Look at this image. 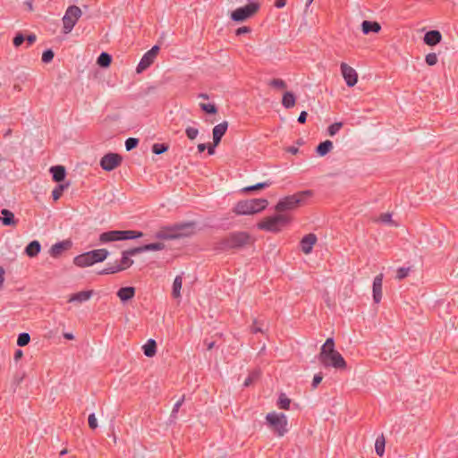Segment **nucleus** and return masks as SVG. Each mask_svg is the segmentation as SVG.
Returning a JSON list of instances; mask_svg holds the SVG:
<instances>
[{"instance_id": "nucleus-38", "label": "nucleus", "mask_w": 458, "mask_h": 458, "mask_svg": "<svg viewBox=\"0 0 458 458\" xmlns=\"http://www.w3.org/2000/svg\"><path fill=\"white\" fill-rule=\"evenodd\" d=\"M30 341V336L28 333H21L18 335L17 344L21 347L27 345Z\"/></svg>"}, {"instance_id": "nucleus-2", "label": "nucleus", "mask_w": 458, "mask_h": 458, "mask_svg": "<svg viewBox=\"0 0 458 458\" xmlns=\"http://www.w3.org/2000/svg\"><path fill=\"white\" fill-rule=\"evenodd\" d=\"M194 227V223L178 224L174 226L164 227L156 233V237L161 240L188 237L193 233Z\"/></svg>"}, {"instance_id": "nucleus-20", "label": "nucleus", "mask_w": 458, "mask_h": 458, "mask_svg": "<svg viewBox=\"0 0 458 458\" xmlns=\"http://www.w3.org/2000/svg\"><path fill=\"white\" fill-rule=\"evenodd\" d=\"M135 295V288L131 286L122 287L117 292V296L121 301L125 302L132 299Z\"/></svg>"}, {"instance_id": "nucleus-64", "label": "nucleus", "mask_w": 458, "mask_h": 458, "mask_svg": "<svg viewBox=\"0 0 458 458\" xmlns=\"http://www.w3.org/2000/svg\"><path fill=\"white\" fill-rule=\"evenodd\" d=\"M287 151L294 155V154H296L298 152V148H296V147H289Z\"/></svg>"}, {"instance_id": "nucleus-30", "label": "nucleus", "mask_w": 458, "mask_h": 458, "mask_svg": "<svg viewBox=\"0 0 458 458\" xmlns=\"http://www.w3.org/2000/svg\"><path fill=\"white\" fill-rule=\"evenodd\" d=\"M295 103H296V98L295 96L293 95V92H290V91H286L284 92V94L283 95V98H282V105L284 108H292L295 106Z\"/></svg>"}, {"instance_id": "nucleus-35", "label": "nucleus", "mask_w": 458, "mask_h": 458, "mask_svg": "<svg viewBox=\"0 0 458 458\" xmlns=\"http://www.w3.org/2000/svg\"><path fill=\"white\" fill-rule=\"evenodd\" d=\"M112 58L111 55L106 52H103L99 55L98 58V64L101 67H107L111 64Z\"/></svg>"}, {"instance_id": "nucleus-44", "label": "nucleus", "mask_w": 458, "mask_h": 458, "mask_svg": "<svg viewBox=\"0 0 458 458\" xmlns=\"http://www.w3.org/2000/svg\"><path fill=\"white\" fill-rule=\"evenodd\" d=\"M199 106L204 112L208 114H216L217 112V109L214 104L201 103Z\"/></svg>"}, {"instance_id": "nucleus-23", "label": "nucleus", "mask_w": 458, "mask_h": 458, "mask_svg": "<svg viewBox=\"0 0 458 458\" xmlns=\"http://www.w3.org/2000/svg\"><path fill=\"white\" fill-rule=\"evenodd\" d=\"M165 248V245L161 242H154L149 244H145L140 247L134 248V250L132 253H141L144 251H156V250H161Z\"/></svg>"}, {"instance_id": "nucleus-54", "label": "nucleus", "mask_w": 458, "mask_h": 458, "mask_svg": "<svg viewBox=\"0 0 458 458\" xmlns=\"http://www.w3.org/2000/svg\"><path fill=\"white\" fill-rule=\"evenodd\" d=\"M322 379H323V376L321 373H318V374L314 375L313 380H312V387L316 388L320 384Z\"/></svg>"}, {"instance_id": "nucleus-21", "label": "nucleus", "mask_w": 458, "mask_h": 458, "mask_svg": "<svg viewBox=\"0 0 458 458\" xmlns=\"http://www.w3.org/2000/svg\"><path fill=\"white\" fill-rule=\"evenodd\" d=\"M442 36L438 30H430L424 36V42L428 46H435L441 41Z\"/></svg>"}, {"instance_id": "nucleus-16", "label": "nucleus", "mask_w": 458, "mask_h": 458, "mask_svg": "<svg viewBox=\"0 0 458 458\" xmlns=\"http://www.w3.org/2000/svg\"><path fill=\"white\" fill-rule=\"evenodd\" d=\"M228 128L227 122L218 123L213 128V142L215 146H217L221 141L222 137L225 135Z\"/></svg>"}, {"instance_id": "nucleus-59", "label": "nucleus", "mask_w": 458, "mask_h": 458, "mask_svg": "<svg viewBox=\"0 0 458 458\" xmlns=\"http://www.w3.org/2000/svg\"><path fill=\"white\" fill-rule=\"evenodd\" d=\"M36 39H37V38H36V35H34V34H30L26 38V40L29 45L33 44L36 41Z\"/></svg>"}, {"instance_id": "nucleus-36", "label": "nucleus", "mask_w": 458, "mask_h": 458, "mask_svg": "<svg viewBox=\"0 0 458 458\" xmlns=\"http://www.w3.org/2000/svg\"><path fill=\"white\" fill-rule=\"evenodd\" d=\"M69 187V183L59 184L52 191L54 200H57L62 196L63 191Z\"/></svg>"}, {"instance_id": "nucleus-33", "label": "nucleus", "mask_w": 458, "mask_h": 458, "mask_svg": "<svg viewBox=\"0 0 458 458\" xmlns=\"http://www.w3.org/2000/svg\"><path fill=\"white\" fill-rule=\"evenodd\" d=\"M2 217L0 218L3 225H14L16 224L14 215L8 209H3L1 211Z\"/></svg>"}, {"instance_id": "nucleus-5", "label": "nucleus", "mask_w": 458, "mask_h": 458, "mask_svg": "<svg viewBox=\"0 0 458 458\" xmlns=\"http://www.w3.org/2000/svg\"><path fill=\"white\" fill-rule=\"evenodd\" d=\"M310 191H301L293 195L281 199L276 206V210L282 213L286 210H293L301 203L306 196H310Z\"/></svg>"}, {"instance_id": "nucleus-49", "label": "nucleus", "mask_w": 458, "mask_h": 458, "mask_svg": "<svg viewBox=\"0 0 458 458\" xmlns=\"http://www.w3.org/2000/svg\"><path fill=\"white\" fill-rule=\"evenodd\" d=\"M425 60L428 65L432 66L437 63V56L435 53H429L426 55Z\"/></svg>"}, {"instance_id": "nucleus-11", "label": "nucleus", "mask_w": 458, "mask_h": 458, "mask_svg": "<svg viewBox=\"0 0 458 458\" xmlns=\"http://www.w3.org/2000/svg\"><path fill=\"white\" fill-rule=\"evenodd\" d=\"M158 50L159 47L157 46H154L150 50L144 54L136 68V72L138 73L142 72L153 64L154 60L157 57Z\"/></svg>"}, {"instance_id": "nucleus-52", "label": "nucleus", "mask_w": 458, "mask_h": 458, "mask_svg": "<svg viewBox=\"0 0 458 458\" xmlns=\"http://www.w3.org/2000/svg\"><path fill=\"white\" fill-rule=\"evenodd\" d=\"M379 220L385 224H394L392 221V215L390 213L382 214L379 216Z\"/></svg>"}, {"instance_id": "nucleus-61", "label": "nucleus", "mask_w": 458, "mask_h": 458, "mask_svg": "<svg viewBox=\"0 0 458 458\" xmlns=\"http://www.w3.org/2000/svg\"><path fill=\"white\" fill-rule=\"evenodd\" d=\"M215 147L216 146L214 144L213 146L209 145L208 147H207L209 155H213L215 153Z\"/></svg>"}, {"instance_id": "nucleus-39", "label": "nucleus", "mask_w": 458, "mask_h": 458, "mask_svg": "<svg viewBox=\"0 0 458 458\" xmlns=\"http://www.w3.org/2000/svg\"><path fill=\"white\" fill-rule=\"evenodd\" d=\"M271 87L278 89H284L287 85L285 81L282 79H273L268 83Z\"/></svg>"}, {"instance_id": "nucleus-22", "label": "nucleus", "mask_w": 458, "mask_h": 458, "mask_svg": "<svg viewBox=\"0 0 458 458\" xmlns=\"http://www.w3.org/2000/svg\"><path fill=\"white\" fill-rule=\"evenodd\" d=\"M363 34L367 35L370 32L377 33L381 30V26L377 21H363L361 23Z\"/></svg>"}, {"instance_id": "nucleus-45", "label": "nucleus", "mask_w": 458, "mask_h": 458, "mask_svg": "<svg viewBox=\"0 0 458 458\" xmlns=\"http://www.w3.org/2000/svg\"><path fill=\"white\" fill-rule=\"evenodd\" d=\"M185 133H186L187 137L192 140H195L197 138V136L199 135V130L194 127H187L185 129Z\"/></svg>"}, {"instance_id": "nucleus-14", "label": "nucleus", "mask_w": 458, "mask_h": 458, "mask_svg": "<svg viewBox=\"0 0 458 458\" xmlns=\"http://www.w3.org/2000/svg\"><path fill=\"white\" fill-rule=\"evenodd\" d=\"M317 242V236L314 233L305 235L301 241V250L305 254H310L312 251L313 246Z\"/></svg>"}, {"instance_id": "nucleus-3", "label": "nucleus", "mask_w": 458, "mask_h": 458, "mask_svg": "<svg viewBox=\"0 0 458 458\" xmlns=\"http://www.w3.org/2000/svg\"><path fill=\"white\" fill-rule=\"evenodd\" d=\"M268 202L266 199H252L239 201L233 211L237 215H252L264 210Z\"/></svg>"}, {"instance_id": "nucleus-8", "label": "nucleus", "mask_w": 458, "mask_h": 458, "mask_svg": "<svg viewBox=\"0 0 458 458\" xmlns=\"http://www.w3.org/2000/svg\"><path fill=\"white\" fill-rule=\"evenodd\" d=\"M259 7V0H250L246 5L232 12L231 18L234 21H243L256 13Z\"/></svg>"}, {"instance_id": "nucleus-12", "label": "nucleus", "mask_w": 458, "mask_h": 458, "mask_svg": "<svg viewBox=\"0 0 458 458\" xmlns=\"http://www.w3.org/2000/svg\"><path fill=\"white\" fill-rule=\"evenodd\" d=\"M341 72L348 87H353L358 81L356 71L345 63L341 64Z\"/></svg>"}, {"instance_id": "nucleus-48", "label": "nucleus", "mask_w": 458, "mask_h": 458, "mask_svg": "<svg viewBox=\"0 0 458 458\" xmlns=\"http://www.w3.org/2000/svg\"><path fill=\"white\" fill-rule=\"evenodd\" d=\"M54 58V52L51 49H47L42 54V62L43 63H50Z\"/></svg>"}, {"instance_id": "nucleus-13", "label": "nucleus", "mask_w": 458, "mask_h": 458, "mask_svg": "<svg viewBox=\"0 0 458 458\" xmlns=\"http://www.w3.org/2000/svg\"><path fill=\"white\" fill-rule=\"evenodd\" d=\"M382 284L383 274H379L374 278L372 285L373 300L376 303H379L382 299Z\"/></svg>"}, {"instance_id": "nucleus-37", "label": "nucleus", "mask_w": 458, "mask_h": 458, "mask_svg": "<svg viewBox=\"0 0 458 458\" xmlns=\"http://www.w3.org/2000/svg\"><path fill=\"white\" fill-rule=\"evenodd\" d=\"M291 400L284 394H281L278 399V406L280 409L288 410L290 407Z\"/></svg>"}, {"instance_id": "nucleus-50", "label": "nucleus", "mask_w": 458, "mask_h": 458, "mask_svg": "<svg viewBox=\"0 0 458 458\" xmlns=\"http://www.w3.org/2000/svg\"><path fill=\"white\" fill-rule=\"evenodd\" d=\"M88 422H89V427L91 429H96L98 428V421H97L95 413H91L89 415Z\"/></svg>"}, {"instance_id": "nucleus-17", "label": "nucleus", "mask_w": 458, "mask_h": 458, "mask_svg": "<svg viewBox=\"0 0 458 458\" xmlns=\"http://www.w3.org/2000/svg\"><path fill=\"white\" fill-rule=\"evenodd\" d=\"M134 248L123 251L122 259L118 265L120 266L122 270H125L130 267L133 264V260L131 257L137 255L138 253H132Z\"/></svg>"}, {"instance_id": "nucleus-32", "label": "nucleus", "mask_w": 458, "mask_h": 458, "mask_svg": "<svg viewBox=\"0 0 458 458\" xmlns=\"http://www.w3.org/2000/svg\"><path fill=\"white\" fill-rule=\"evenodd\" d=\"M333 149V142L331 140H325L321 142L316 148L318 156L324 157Z\"/></svg>"}, {"instance_id": "nucleus-31", "label": "nucleus", "mask_w": 458, "mask_h": 458, "mask_svg": "<svg viewBox=\"0 0 458 458\" xmlns=\"http://www.w3.org/2000/svg\"><path fill=\"white\" fill-rule=\"evenodd\" d=\"M89 253L91 254L94 263L104 261L109 254V252L106 249H98L90 250Z\"/></svg>"}, {"instance_id": "nucleus-56", "label": "nucleus", "mask_w": 458, "mask_h": 458, "mask_svg": "<svg viewBox=\"0 0 458 458\" xmlns=\"http://www.w3.org/2000/svg\"><path fill=\"white\" fill-rule=\"evenodd\" d=\"M251 332L254 333V334L259 333V332H262V328L259 326V323L258 320H254L253 321V325L251 327Z\"/></svg>"}, {"instance_id": "nucleus-19", "label": "nucleus", "mask_w": 458, "mask_h": 458, "mask_svg": "<svg viewBox=\"0 0 458 458\" xmlns=\"http://www.w3.org/2000/svg\"><path fill=\"white\" fill-rule=\"evenodd\" d=\"M92 295H93L92 290L81 291V292L76 293L74 294H72L69 297L68 301L82 303V302L88 301L91 298Z\"/></svg>"}, {"instance_id": "nucleus-47", "label": "nucleus", "mask_w": 458, "mask_h": 458, "mask_svg": "<svg viewBox=\"0 0 458 458\" xmlns=\"http://www.w3.org/2000/svg\"><path fill=\"white\" fill-rule=\"evenodd\" d=\"M411 268L410 267H400L398 268L396 272V278L398 280H403V278L407 277L410 273Z\"/></svg>"}, {"instance_id": "nucleus-27", "label": "nucleus", "mask_w": 458, "mask_h": 458, "mask_svg": "<svg viewBox=\"0 0 458 458\" xmlns=\"http://www.w3.org/2000/svg\"><path fill=\"white\" fill-rule=\"evenodd\" d=\"M40 250H41V245H40L39 242L32 241L25 248V253L29 257L34 258L40 252Z\"/></svg>"}, {"instance_id": "nucleus-62", "label": "nucleus", "mask_w": 458, "mask_h": 458, "mask_svg": "<svg viewBox=\"0 0 458 458\" xmlns=\"http://www.w3.org/2000/svg\"><path fill=\"white\" fill-rule=\"evenodd\" d=\"M207 148V145L204 143H200L198 145V150L201 153Z\"/></svg>"}, {"instance_id": "nucleus-10", "label": "nucleus", "mask_w": 458, "mask_h": 458, "mask_svg": "<svg viewBox=\"0 0 458 458\" xmlns=\"http://www.w3.org/2000/svg\"><path fill=\"white\" fill-rule=\"evenodd\" d=\"M250 241L249 233L245 232H238L232 233L225 241L228 248H240L248 244Z\"/></svg>"}, {"instance_id": "nucleus-34", "label": "nucleus", "mask_w": 458, "mask_h": 458, "mask_svg": "<svg viewBox=\"0 0 458 458\" xmlns=\"http://www.w3.org/2000/svg\"><path fill=\"white\" fill-rule=\"evenodd\" d=\"M386 440L383 435L377 437L375 442V451L377 455L382 456L385 453Z\"/></svg>"}, {"instance_id": "nucleus-4", "label": "nucleus", "mask_w": 458, "mask_h": 458, "mask_svg": "<svg viewBox=\"0 0 458 458\" xmlns=\"http://www.w3.org/2000/svg\"><path fill=\"white\" fill-rule=\"evenodd\" d=\"M290 216L285 214H277L265 217L257 226L260 230L277 233L290 223Z\"/></svg>"}, {"instance_id": "nucleus-6", "label": "nucleus", "mask_w": 458, "mask_h": 458, "mask_svg": "<svg viewBox=\"0 0 458 458\" xmlns=\"http://www.w3.org/2000/svg\"><path fill=\"white\" fill-rule=\"evenodd\" d=\"M82 12L77 5H70L62 19L63 32L64 34L70 33L76 25L79 19L81 17Z\"/></svg>"}, {"instance_id": "nucleus-46", "label": "nucleus", "mask_w": 458, "mask_h": 458, "mask_svg": "<svg viewBox=\"0 0 458 458\" xmlns=\"http://www.w3.org/2000/svg\"><path fill=\"white\" fill-rule=\"evenodd\" d=\"M139 143L138 139L135 138H128L125 141V148L127 151H130L137 147Z\"/></svg>"}, {"instance_id": "nucleus-51", "label": "nucleus", "mask_w": 458, "mask_h": 458, "mask_svg": "<svg viewBox=\"0 0 458 458\" xmlns=\"http://www.w3.org/2000/svg\"><path fill=\"white\" fill-rule=\"evenodd\" d=\"M259 377V372H252L244 381L243 386H249Z\"/></svg>"}, {"instance_id": "nucleus-24", "label": "nucleus", "mask_w": 458, "mask_h": 458, "mask_svg": "<svg viewBox=\"0 0 458 458\" xmlns=\"http://www.w3.org/2000/svg\"><path fill=\"white\" fill-rule=\"evenodd\" d=\"M182 287V276L179 275L174 278L173 285H172V296L174 299H175V300L181 299Z\"/></svg>"}, {"instance_id": "nucleus-57", "label": "nucleus", "mask_w": 458, "mask_h": 458, "mask_svg": "<svg viewBox=\"0 0 458 458\" xmlns=\"http://www.w3.org/2000/svg\"><path fill=\"white\" fill-rule=\"evenodd\" d=\"M307 115H308L307 112H306V111H302V112L300 114L299 117H298V122H299L300 123H304L306 122Z\"/></svg>"}, {"instance_id": "nucleus-58", "label": "nucleus", "mask_w": 458, "mask_h": 458, "mask_svg": "<svg viewBox=\"0 0 458 458\" xmlns=\"http://www.w3.org/2000/svg\"><path fill=\"white\" fill-rule=\"evenodd\" d=\"M248 32H250V28L244 26V27H241V28L237 29L236 35H242V34L248 33Z\"/></svg>"}, {"instance_id": "nucleus-63", "label": "nucleus", "mask_w": 458, "mask_h": 458, "mask_svg": "<svg viewBox=\"0 0 458 458\" xmlns=\"http://www.w3.org/2000/svg\"><path fill=\"white\" fill-rule=\"evenodd\" d=\"M22 356V351L17 350L14 354V359L17 360Z\"/></svg>"}, {"instance_id": "nucleus-53", "label": "nucleus", "mask_w": 458, "mask_h": 458, "mask_svg": "<svg viewBox=\"0 0 458 458\" xmlns=\"http://www.w3.org/2000/svg\"><path fill=\"white\" fill-rule=\"evenodd\" d=\"M25 40V38L22 34L19 33L17 34L13 38V45L14 47H20Z\"/></svg>"}, {"instance_id": "nucleus-1", "label": "nucleus", "mask_w": 458, "mask_h": 458, "mask_svg": "<svg viewBox=\"0 0 458 458\" xmlns=\"http://www.w3.org/2000/svg\"><path fill=\"white\" fill-rule=\"evenodd\" d=\"M318 360L325 368L345 369L347 366L342 354L335 350V342L332 337L327 338L321 346Z\"/></svg>"}, {"instance_id": "nucleus-25", "label": "nucleus", "mask_w": 458, "mask_h": 458, "mask_svg": "<svg viewBox=\"0 0 458 458\" xmlns=\"http://www.w3.org/2000/svg\"><path fill=\"white\" fill-rule=\"evenodd\" d=\"M116 241H119V234L116 230L105 232L99 235V242L102 244Z\"/></svg>"}, {"instance_id": "nucleus-40", "label": "nucleus", "mask_w": 458, "mask_h": 458, "mask_svg": "<svg viewBox=\"0 0 458 458\" xmlns=\"http://www.w3.org/2000/svg\"><path fill=\"white\" fill-rule=\"evenodd\" d=\"M271 185L270 182H259L255 185L248 186L243 189L244 191H252L259 189H264Z\"/></svg>"}, {"instance_id": "nucleus-43", "label": "nucleus", "mask_w": 458, "mask_h": 458, "mask_svg": "<svg viewBox=\"0 0 458 458\" xmlns=\"http://www.w3.org/2000/svg\"><path fill=\"white\" fill-rule=\"evenodd\" d=\"M120 271H123L121 269L120 266L118 265V263H114V264H108L107 267L106 269H104L103 273L104 274H114V273H117Z\"/></svg>"}, {"instance_id": "nucleus-55", "label": "nucleus", "mask_w": 458, "mask_h": 458, "mask_svg": "<svg viewBox=\"0 0 458 458\" xmlns=\"http://www.w3.org/2000/svg\"><path fill=\"white\" fill-rule=\"evenodd\" d=\"M184 402V396H182V398H180L174 405V408H173V411H172V415H174L175 413L178 412L180 407L182 405Z\"/></svg>"}, {"instance_id": "nucleus-29", "label": "nucleus", "mask_w": 458, "mask_h": 458, "mask_svg": "<svg viewBox=\"0 0 458 458\" xmlns=\"http://www.w3.org/2000/svg\"><path fill=\"white\" fill-rule=\"evenodd\" d=\"M119 241L123 240H131L137 239L142 237L143 233L138 231L127 230V231H118Z\"/></svg>"}, {"instance_id": "nucleus-18", "label": "nucleus", "mask_w": 458, "mask_h": 458, "mask_svg": "<svg viewBox=\"0 0 458 458\" xmlns=\"http://www.w3.org/2000/svg\"><path fill=\"white\" fill-rule=\"evenodd\" d=\"M73 262L76 266L81 267H89L95 264L89 251L76 256Z\"/></svg>"}, {"instance_id": "nucleus-41", "label": "nucleus", "mask_w": 458, "mask_h": 458, "mask_svg": "<svg viewBox=\"0 0 458 458\" xmlns=\"http://www.w3.org/2000/svg\"><path fill=\"white\" fill-rule=\"evenodd\" d=\"M342 127V122L335 123L327 128V132L330 136H335L341 130Z\"/></svg>"}, {"instance_id": "nucleus-26", "label": "nucleus", "mask_w": 458, "mask_h": 458, "mask_svg": "<svg viewBox=\"0 0 458 458\" xmlns=\"http://www.w3.org/2000/svg\"><path fill=\"white\" fill-rule=\"evenodd\" d=\"M54 181L60 182L64 180L66 175L65 168L62 165H55L50 168Z\"/></svg>"}, {"instance_id": "nucleus-9", "label": "nucleus", "mask_w": 458, "mask_h": 458, "mask_svg": "<svg viewBox=\"0 0 458 458\" xmlns=\"http://www.w3.org/2000/svg\"><path fill=\"white\" fill-rule=\"evenodd\" d=\"M122 160L123 158L119 154L108 153L100 159V166L103 170L110 172L118 167Z\"/></svg>"}, {"instance_id": "nucleus-28", "label": "nucleus", "mask_w": 458, "mask_h": 458, "mask_svg": "<svg viewBox=\"0 0 458 458\" xmlns=\"http://www.w3.org/2000/svg\"><path fill=\"white\" fill-rule=\"evenodd\" d=\"M143 352L147 357H153L157 352V344L153 339H148L147 343L142 346Z\"/></svg>"}, {"instance_id": "nucleus-60", "label": "nucleus", "mask_w": 458, "mask_h": 458, "mask_svg": "<svg viewBox=\"0 0 458 458\" xmlns=\"http://www.w3.org/2000/svg\"><path fill=\"white\" fill-rule=\"evenodd\" d=\"M286 4V0H276L275 3V6L276 8H283Z\"/></svg>"}, {"instance_id": "nucleus-15", "label": "nucleus", "mask_w": 458, "mask_h": 458, "mask_svg": "<svg viewBox=\"0 0 458 458\" xmlns=\"http://www.w3.org/2000/svg\"><path fill=\"white\" fill-rule=\"evenodd\" d=\"M71 247V242L64 241L55 243L49 250V254L53 258H58L63 254L64 251L67 250Z\"/></svg>"}, {"instance_id": "nucleus-42", "label": "nucleus", "mask_w": 458, "mask_h": 458, "mask_svg": "<svg viewBox=\"0 0 458 458\" xmlns=\"http://www.w3.org/2000/svg\"><path fill=\"white\" fill-rule=\"evenodd\" d=\"M168 149V146L165 145V144H159V143H156L153 145L152 147V151L153 153H155L156 155H160V154H163L165 153V151H167Z\"/></svg>"}, {"instance_id": "nucleus-7", "label": "nucleus", "mask_w": 458, "mask_h": 458, "mask_svg": "<svg viewBox=\"0 0 458 458\" xmlns=\"http://www.w3.org/2000/svg\"><path fill=\"white\" fill-rule=\"evenodd\" d=\"M273 431L282 437L287 432V418L284 413L270 412L266 417Z\"/></svg>"}]
</instances>
